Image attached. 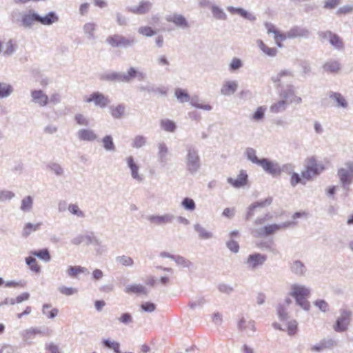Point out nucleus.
<instances>
[{"label": "nucleus", "instance_id": "3c124183", "mask_svg": "<svg viewBox=\"0 0 353 353\" xmlns=\"http://www.w3.org/2000/svg\"><path fill=\"white\" fill-rule=\"evenodd\" d=\"M52 307L50 304H44L42 308V312L44 315L47 316L48 319H54L57 316L59 310L57 308H53L49 310Z\"/></svg>", "mask_w": 353, "mask_h": 353}, {"label": "nucleus", "instance_id": "39448f33", "mask_svg": "<svg viewBox=\"0 0 353 353\" xmlns=\"http://www.w3.org/2000/svg\"><path fill=\"white\" fill-rule=\"evenodd\" d=\"M106 43L113 48H128L133 46L136 41L133 37H125L121 34H115L106 39Z\"/></svg>", "mask_w": 353, "mask_h": 353}, {"label": "nucleus", "instance_id": "dca6fc26", "mask_svg": "<svg viewBox=\"0 0 353 353\" xmlns=\"http://www.w3.org/2000/svg\"><path fill=\"white\" fill-rule=\"evenodd\" d=\"M125 161L130 170L132 178L139 183L142 182L144 177L143 174L139 173V165L135 162L134 157L130 155L125 159Z\"/></svg>", "mask_w": 353, "mask_h": 353}, {"label": "nucleus", "instance_id": "f03ea898", "mask_svg": "<svg viewBox=\"0 0 353 353\" xmlns=\"http://www.w3.org/2000/svg\"><path fill=\"white\" fill-rule=\"evenodd\" d=\"M59 20V16L54 11H51L46 15L41 16L31 9L22 14L21 23L26 28H31L35 23H39L43 26H51L57 23Z\"/></svg>", "mask_w": 353, "mask_h": 353}, {"label": "nucleus", "instance_id": "49530a36", "mask_svg": "<svg viewBox=\"0 0 353 353\" xmlns=\"http://www.w3.org/2000/svg\"><path fill=\"white\" fill-rule=\"evenodd\" d=\"M111 114L114 119H120L125 112V106L123 104H119L115 107H111Z\"/></svg>", "mask_w": 353, "mask_h": 353}, {"label": "nucleus", "instance_id": "c756f323", "mask_svg": "<svg viewBox=\"0 0 353 353\" xmlns=\"http://www.w3.org/2000/svg\"><path fill=\"white\" fill-rule=\"evenodd\" d=\"M306 166L316 175H319L324 170L323 165L314 157L307 160Z\"/></svg>", "mask_w": 353, "mask_h": 353}, {"label": "nucleus", "instance_id": "58836bf2", "mask_svg": "<svg viewBox=\"0 0 353 353\" xmlns=\"http://www.w3.org/2000/svg\"><path fill=\"white\" fill-rule=\"evenodd\" d=\"M41 331L37 327H30L24 330L21 333L23 339L28 343H31L30 340L34 338L36 334H41Z\"/></svg>", "mask_w": 353, "mask_h": 353}, {"label": "nucleus", "instance_id": "412c9836", "mask_svg": "<svg viewBox=\"0 0 353 353\" xmlns=\"http://www.w3.org/2000/svg\"><path fill=\"white\" fill-rule=\"evenodd\" d=\"M227 10L232 14H238L250 21H254L256 19V17L254 14L249 12L242 8L228 6Z\"/></svg>", "mask_w": 353, "mask_h": 353}, {"label": "nucleus", "instance_id": "8fccbe9b", "mask_svg": "<svg viewBox=\"0 0 353 353\" xmlns=\"http://www.w3.org/2000/svg\"><path fill=\"white\" fill-rule=\"evenodd\" d=\"M137 69L134 67H130L126 72H122L123 83H130L136 78Z\"/></svg>", "mask_w": 353, "mask_h": 353}, {"label": "nucleus", "instance_id": "a18cd8bd", "mask_svg": "<svg viewBox=\"0 0 353 353\" xmlns=\"http://www.w3.org/2000/svg\"><path fill=\"white\" fill-rule=\"evenodd\" d=\"M245 156L247 159L251 161L252 163L259 165L261 162V159H259L256 156V150L252 148H247L245 151Z\"/></svg>", "mask_w": 353, "mask_h": 353}, {"label": "nucleus", "instance_id": "a211bd4d", "mask_svg": "<svg viewBox=\"0 0 353 353\" xmlns=\"http://www.w3.org/2000/svg\"><path fill=\"white\" fill-rule=\"evenodd\" d=\"M165 19L168 22L173 23L176 27L183 30L188 29L190 27L188 20L181 14L174 13L168 15Z\"/></svg>", "mask_w": 353, "mask_h": 353}, {"label": "nucleus", "instance_id": "ea45409f", "mask_svg": "<svg viewBox=\"0 0 353 353\" xmlns=\"http://www.w3.org/2000/svg\"><path fill=\"white\" fill-rule=\"evenodd\" d=\"M47 168L57 176H64V169L58 163L50 162L48 164Z\"/></svg>", "mask_w": 353, "mask_h": 353}, {"label": "nucleus", "instance_id": "c9c22d12", "mask_svg": "<svg viewBox=\"0 0 353 353\" xmlns=\"http://www.w3.org/2000/svg\"><path fill=\"white\" fill-rule=\"evenodd\" d=\"M256 43L259 48L267 56L274 57L277 54L278 50L275 48L268 47L262 40H257Z\"/></svg>", "mask_w": 353, "mask_h": 353}, {"label": "nucleus", "instance_id": "5fc2aeb1", "mask_svg": "<svg viewBox=\"0 0 353 353\" xmlns=\"http://www.w3.org/2000/svg\"><path fill=\"white\" fill-rule=\"evenodd\" d=\"M115 261H117V263L125 267H132L134 264L133 259L131 257L125 255L117 256L115 258Z\"/></svg>", "mask_w": 353, "mask_h": 353}, {"label": "nucleus", "instance_id": "9d476101", "mask_svg": "<svg viewBox=\"0 0 353 353\" xmlns=\"http://www.w3.org/2000/svg\"><path fill=\"white\" fill-rule=\"evenodd\" d=\"M31 102L39 108H43L49 104V97L42 90H32L30 91Z\"/></svg>", "mask_w": 353, "mask_h": 353}, {"label": "nucleus", "instance_id": "f8f14e48", "mask_svg": "<svg viewBox=\"0 0 353 353\" xmlns=\"http://www.w3.org/2000/svg\"><path fill=\"white\" fill-rule=\"evenodd\" d=\"M259 166L269 174L273 176H279V163L276 161H270L268 159H261Z\"/></svg>", "mask_w": 353, "mask_h": 353}, {"label": "nucleus", "instance_id": "0e129e2a", "mask_svg": "<svg viewBox=\"0 0 353 353\" xmlns=\"http://www.w3.org/2000/svg\"><path fill=\"white\" fill-rule=\"evenodd\" d=\"M26 263L30 267V269L35 272H39L40 267L37 265L36 259L32 256L26 258Z\"/></svg>", "mask_w": 353, "mask_h": 353}, {"label": "nucleus", "instance_id": "bb28decb", "mask_svg": "<svg viewBox=\"0 0 353 353\" xmlns=\"http://www.w3.org/2000/svg\"><path fill=\"white\" fill-rule=\"evenodd\" d=\"M323 69L325 72L330 73H337L341 69V65L339 61L334 59H330L324 63Z\"/></svg>", "mask_w": 353, "mask_h": 353}, {"label": "nucleus", "instance_id": "7ed1b4c3", "mask_svg": "<svg viewBox=\"0 0 353 353\" xmlns=\"http://www.w3.org/2000/svg\"><path fill=\"white\" fill-rule=\"evenodd\" d=\"M184 163L186 170L192 175L196 174L201 168L202 163L198 148L188 144L185 148Z\"/></svg>", "mask_w": 353, "mask_h": 353}, {"label": "nucleus", "instance_id": "774afa93", "mask_svg": "<svg viewBox=\"0 0 353 353\" xmlns=\"http://www.w3.org/2000/svg\"><path fill=\"white\" fill-rule=\"evenodd\" d=\"M68 210L71 214L76 215L78 217L83 218L85 216L84 212L80 210L77 204H70L68 206Z\"/></svg>", "mask_w": 353, "mask_h": 353}, {"label": "nucleus", "instance_id": "2f4dec72", "mask_svg": "<svg viewBox=\"0 0 353 353\" xmlns=\"http://www.w3.org/2000/svg\"><path fill=\"white\" fill-rule=\"evenodd\" d=\"M66 272H67L68 275L72 278H77V275L79 274H89V271L86 268L82 267L80 265H77V266L70 265L68 268Z\"/></svg>", "mask_w": 353, "mask_h": 353}, {"label": "nucleus", "instance_id": "aec40b11", "mask_svg": "<svg viewBox=\"0 0 353 353\" xmlns=\"http://www.w3.org/2000/svg\"><path fill=\"white\" fill-rule=\"evenodd\" d=\"M310 290L307 287L299 283H293L290 287L288 294L294 298L299 296H309Z\"/></svg>", "mask_w": 353, "mask_h": 353}, {"label": "nucleus", "instance_id": "e433bc0d", "mask_svg": "<svg viewBox=\"0 0 353 353\" xmlns=\"http://www.w3.org/2000/svg\"><path fill=\"white\" fill-rule=\"evenodd\" d=\"M194 229L198 233L199 238L200 239L206 240L212 239L213 237V234L211 232L208 231L199 223L194 224Z\"/></svg>", "mask_w": 353, "mask_h": 353}, {"label": "nucleus", "instance_id": "4c0bfd02", "mask_svg": "<svg viewBox=\"0 0 353 353\" xmlns=\"http://www.w3.org/2000/svg\"><path fill=\"white\" fill-rule=\"evenodd\" d=\"M148 144V139L143 135H136L131 143V146L135 149H139Z\"/></svg>", "mask_w": 353, "mask_h": 353}, {"label": "nucleus", "instance_id": "4d7b16f0", "mask_svg": "<svg viewBox=\"0 0 353 353\" xmlns=\"http://www.w3.org/2000/svg\"><path fill=\"white\" fill-rule=\"evenodd\" d=\"M266 108L265 106H259L256 111L253 113L251 119L254 121H262L265 117Z\"/></svg>", "mask_w": 353, "mask_h": 353}, {"label": "nucleus", "instance_id": "de8ad7c7", "mask_svg": "<svg viewBox=\"0 0 353 353\" xmlns=\"http://www.w3.org/2000/svg\"><path fill=\"white\" fill-rule=\"evenodd\" d=\"M161 127L163 130L169 132H174L176 129L175 123L168 119L161 121Z\"/></svg>", "mask_w": 353, "mask_h": 353}, {"label": "nucleus", "instance_id": "37998d69", "mask_svg": "<svg viewBox=\"0 0 353 353\" xmlns=\"http://www.w3.org/2000/svg\"><path fill=\"white\" fill-rule=\"evenodd\" d=\"M211 11L212 16L214 19L217 20H226L227 14L225 13L223 10L216 5L211 6Z\"/></svg>", "mask_w": 353, "mask_h": 353}, {"label": "nucleus", "instance_id": "0eeeda50", "mask_svg": "<svg viewBox=\"0 0 353 353\" xmlns=\"http://www.w3.org/2000/svg\"><path fill=\"white\" fill-rule=\"evenodd\" d=\"M146 219L154 226H165L172 224L176 219V216L171 213L150 214L146 217Z\"/></svg>", "mask_w": 353, "mask_h": 353}, {"label": "nucleus", "instance_id": "473e14b6", "mask_svg": "<svg viewBox=\"0 0 353 353\" xmlns=\"http://www.w3.org/2000/svg\"><path fill=\"white\" fill-rule=\"evenodd\" d=\"M190 103L192 106L198 109H201L205 111H211L212 110V106L211 105L203 104L202 103V100L196 95L191 97Z\"/></svg>", "mask_w": 353, "mask_h": 353}, {"label": "nucleus", "instance_id": "f704fd0d", "mask_svg": "<svg viewBox=\"0 0 353 353\" xmlns=\"http://www.w3.org/2000/svg\"><path fill=\"white\" fill-rule=\"evenodd\" d=\"M97 30V25L94 23H86L83 26V30L87 38L90 40L96 39L95 31Z\"/></svg>", "mask_w": 353, "mask_h": 353}, {"label": "nucleus", "instance_id": "69168bd1", "mask_svg": "<svg viewBox=\"0 0 353 353\" xmlns=\"http://www.w3.org/2000/svg\"><path fill=\"white\" fill-rule=\"evenodd\" d=\"M277 314L281 321H286L288 319V314L287 312V307L285 305L279 304L277 307Z\"/></svg>", "mask_w": 353, "mask_h": 353}, {"label": "nucleus", "instance_id": "09e8293b", "mask_svg": "<svg viewBox=\"0 0 353 353\" xmlns=\"http://www.w3.org/2000/svg\"><path fill=\"white\" fill-rule=\"evenodd\" d=\"M31 254L45 262H49L51 259L50 252L46 248L31 252Z\"/></svg>", "mask_w": 353, "mask_h": 353}, {"label": "nucleus", "instance_id": "b1692460", "mask_svg": "<svg viewBox=\"0 0 353 353\" xmlns=\"http://www.w3.org/2000/svg\"><path fill=\"white\" fill-rule=\"evenodd\" d=\"M238 86L236 81H225L221 86L220 93L223 96L232 95L237 90Z\"/></svg>", "mask_w": 353, "mask_h": 353}, {"label": "nucleus", "instance_id": "603ef678", "mask_svg": "<svg viewBox=\"0 0 353 353\" xmlns=\"http://www.w3.org/2000/svg\"><path fill=\"white\" fill-rule=\"evenodd\" d=\"M102 343L105 347L114 350L115 353H122L120 350L119 343L112 341L108 339L103 340Z\"/></svg>", "mask_w": 353, "mask_h": 353}, {"label": "nucleus", "instance_id": "72a5a7b5", "mask_svg": "<svg viewBox=\"0 0 353 353\" xmlns=\"http://www.w3.org/2000/svg\"><path fill=\"white\" fill-rule=\"evenodd\" d=\"M34 199L32 196H26L21 201L20 210L23 212H30L33 208Z\"/></svg>", "mask_w": 353, "mask_h": 353}, {"label": "nucleus", "instance_id": "f3484780", "mask_svg": "<svg viewBox=\"0 0 353 353\" xmlns=\"http://www.w3.org/2000/svg\"><path fill=\"white\" fill-rule=\"evenodd\" d=\"M310 34V31L306 28L294 26L288 31L287 37L290 39H294L296 38L307 39Z\"/></svg>", "mask_w": 353, "mask_h": 353}, {"label": "nucleus", "instance_id": "864d4df0", "mask_svg": "<svg viewBox=\"0 0 353 353\" xmlns=\"http://www.w3.org/2000/svg\"><path fill=\"white\" fill-rule=\"evenodd\" d=\"M103 146L107 151H114L115 145L113 142V139L110 135L105 136L102 139Z\"/></svg>", "mask_w": 353, "mask_h": 353}, {"label": "nucleus", "instance_id": "680f3d73", "mask_svg": "<svg viewBox=\"0 0 353 353\" xmlns=\"http://www.w3.org/2000/svg\"><path fill=\"white\" fill-rule=\"evenodd\" d=\"M308 296H299L295 299L296 305H299L305 311H308L310 308V302L307 300Z\"/></svg>", "mask_w": 353, "mask_h": 353}, {"label": "nucleus", "instance_id": "393cba45", "mask_svg": "<svg viewBox=\"0 0 353 353\" xmlns=\"http://www.w3.org/2000/svg\"><path fill=\"white\" fill-rule=\"evenodd\" d=\"M77 136L81 141H94L98 138L94 130L87 128L80 129L77 132Z\"/></svg>", "mask_w": 353, "mask_h": 353}, {"label": "nucleus", "instance_id": "6e6d98bb", "mask_svg": "<svg viewBox=\"0 0 353 353\" xmlns=\"http://www.w3.org/2000/svg\"><path fill=\"white\" fill-rule=\"evenodd\" d=\"M174 261L177 265L182 268H189L192 265L190 261L180 255H175Z\"/></svg>", "mask_w": 353, "mask_h": 353}, {"label": "nucleus", "instance_id": "f257e3e1", "mask_svg": "<svg viewBox=\"0 0 353 353\" xmlns=\"http://www.w3.org/2000/svg\"><path fill=\"white\" fill-rule=\"evenodd\" d=\"M283 77H293V74L290 70H284L272 77V80L275 83V86L279 89L280 97L286 100L288 105L292 103H301L302 98L296 95V88L292 84H288L286 86L282 85V78Z\"/></svg>", "mask_w": 353, "mask_h": 353}, {"label": "nucleus", "instance_id": "4be33fe9", "mask_svg": "<svg viewBox=\"0 0 353 353\" xmlns=\"http://www.w3.org/2000/svg\"><path fill=\"white\" fill-rule=\"evenodd\" d=\"M290 270L291 272L296 276H304L307 268L305 264L300 260H294L290 263Z\"/></svg>", "mask_w": 353, "mask_h": 353}, {"label": "nucleus", "instance_id": "052dcab7", "mask_svg": "<svg viewBox=\"0 0 353 353\" xmlns=\"http://www.w3.org/2000/svg\"><path fill=\"white\" fill-rule=\"evenodd\" d=\"M329 43L337 50H341L344 47L342 39L335 33L332 35Z\"/></svg>", "mask_w": 353, "mask_h": 353}, {"label": "nucleus", "instance_id": "6e6552de", "mask_svg": "<svg viewBox=\"0 0 353 353\" xmlns=\"http://www.w3.org/2000/svg\"><path fill=\"white\" fill-rule=\"evenodd\" d=\"M337 176L342 187L348 190L349 186L353 181V172L352 170L348 168L347 161H346L343 166L337 170Z\"/></svg>", "mask_w": 353, "mask_h": 353}, {"label": "nucleus", "instance_id": "ddd939ff", "mask_svg": "<svg viewBox=\"0 0 353 353\" xmlns=\"http://www.w3.org/2000/svg\"><path fill=\"white\" fill-rule=\"evenodd\" d=\"M266 259L267 256L265 255L260 253H254L248 256L245 261V264L248 269L254 270L259 266H261Z\"/></svg>", "mask_w": 353, "mask_h": 353}, {"label": "nucleus", "instance_id": "c03bdc74", "mask_svg": "<svg viewBox=\"0 0 353 353\" xmlns=\"http://www.w3.org/2000/svg\"><path fill=\"white\" fill-rule=\"evenodd\" d=\"M333 344L332 340L326 341L325 339L321 341L319 343L311 346L310 350L312 352H322L327 347H329L330 345Z\"/></svg>", "mask_w": 353, "mask_h": 353}, {"label": "nucleus", "instance_id": "423d86ee", "mask_svg": "<svg viewBox=\"0 0 353 353\" xmlns=\"http://www.w3.org/2000/svg\"><path fill=\"white\" fill-rule=\"evenodd\" d=\"M352 311L343 307L339 310V316L337 317L334 330L337 332H343L347 330L351 321Z\"/></svg>", "mask_w": 353, "mask_h": 353}, {"label": "nucleus", "instance_id": "4468645a", "mask_svg": "<svg viewBox=\"0 0 353 353\" xmlns=\"http://www.w3.org/2000/svg\"><path fill=\"white\" fill-rule=\"evenodd\" d=\"M157 161L165 165L170 161V152L169 148L165 143L160 141L157 144Z\"/></svg>", "mask_w": 353, "mask_h": 353}, {"label": "nucleus", "instance_id": "c85d7f7f", "mask_svg": "<svg viewBox=\"0 0 353 353\" xmlns=\"http://www.w3.org/2000/svg\"><path fill=\"white\" fill-rule=\"evenodd\" d=\"M125 292L128 294H137L148 295V291L147 288L141 284H131L126 286Z\"/></svg>", "mask_w": 353, "mask_h": 353}, {"label": "nucleus", "instance_id": "cd10ccee", "mask_svg": "<svg viewBox=\"0 0 353 353\" xmlns=\"http://www.w3.org/2000/svg\"><path fill=\"white\" fill-rule=\"evenodd\" d=\"M288 104L287 101L281 98L280 100L274 102L270 106V112L272 114H279L286 110Z\"/></svg>", "mask_w": 353, "mask_h": 353}, {"label": "nucleus", "instance_id": "a878e982", "mask_svg": "<svg viewBox=\"0 0 353 353\" xmlns=\"http://www.w3.org/2000/svg\"><path fill=\"white\" fill-rule=\"evenodd\" d=\"M100 79L112 82H123L122 72L112 71L105 72L100 75Z\"/></svg>", "mask_w": 353, "mask_h": 353}, {"label": "nucleus", "instance_id": "338daca9", "mask_svg": "<svg viewBox=\"0 0 353 353\" xmlns=\"http://www.w3.org/2000/svg\"><path fill=\"white\" fill-rule=\"evenodd\" d=\"M83 239H84L83 243H85L86 245H90V244L99 245L100 243H101L99 239L98 238H97L96 236H94L93 235V234H84Z\"/></svg>", "mask_w": 353, "mask_h": 353}, {"label": "nucleus", "instance_id": "a19ab883", "mask_svg": "<svg viewBox=\"0 0 353 353\" xmlns=\"http://www.w3.org/2000/svg\"><path fill=\"white\" fill-rule=\"evenodd\" d=\"M17 46L12 40H9L6 43L4 46H1V50H3V55L6 57L11 56L16 50Z\"/></svg>", "mask_w": 353, "mask_h": 353}, {"label": "nucleus", "instance_id": "2eb2a0df", "mask_svg": "<svg viewBox=\"0 0 353 353\" xmlns=\"http://www.w3.org/2000/svg\"><path fill=\"white\" fill-rule=\"evenodd\" d=\"M272 201V197L269 196L263 201H256L251 204L247 209L245 219H250L254 215V211L257 208H263L270 205Z\"/></svg>", "mask_w": 353, "mask_h": 353}, {"label": "nucleus", "instance_id": "6ab92c4d", "mask_svg": "<svg viewBox=\"0 0 353 353\" xmlns=\"http://www.w3.org/2000/svg\"><path fill=\"white\" fill-rule=\"evenodd\" d=\"M327 96L336 108H347L348 102L340 92L330 91L327 92Z\"/></svg>", "mask_w": 353, "mask_h": 353}, {"label": "nucleus", "instance_id": "e2e57ef3", "mask_svg": "<svg viewBox=\"0 0 353 353\" xmlns=\"http://www.w3.org/2000/svg\"><path fill=\"white\" fill-rule=\"evenodd\" d=\"M156 63L158 66H164L166 71H169L170 61L165 54H161L156 58Z\"/></svg>", "mask_w": 353, "mask_h": 353}, {"label": "nucleus", "instance_id": "1a4fd4ad", "mask_svg": "<svg viewBox=\"0 0 353 353\" xmlns=\"http://www.w3.org/2000/svg\"><path fill=\"white\" fill-rule=\"evenodd\" d=\"M83 101L86 103L93 102L95 106L100 108H105L110 103L108 97L99 92H94L89 97H85Z\"/></svg>", "mask_w": 353, "mask_h": 353}, {"label": "nucleus", "instance_id": "bf43d9fd", "mask_svg": "<svg viewBox=\"0 0 353 353\" xmlns=\"http://www.w3.org/2000/svg\"><path fill=\"white\" fill-rule=\"evenodd\" d=\"M181 205L185 210L191 212L194 211L196 208V204L194 200L188 197L184 198L181 201Z\"/></svg>", "mask_w": 353, "mask_h": 353}, {"label": "nucleus", "instance_id": "5701e85b", "mask_svg": "<svg viewBox=\"0 0 353 353\" xmlns=\"http://www.w3.org/2000/svg\"><path fill=\"white\" fill-rule=\"evenodd\" d=\"M248 174L245 171L241 170L236 179L229 177L227 181L228 183L231 184L236 188H239L245 185L248 183Z\"/></svg>", "mask_w": 353, "mask_h": 353}, {"label": "nucleus", "instance_id": "7c9ffc66", "mask_svg": "<svg viewBox=\"0 0 353 353\" xmlns=\"http://www.w3.org/2000/svg\"><path fill=\"white\" fill-rule=\"evenodd\" d=\"M42 225L41 222H39L37 223H26L22 230V236L23 237L29 236L33 232H36L40 229L41 225Z\"/></svg>", "mask_w": 353, "mask_h": 353}, {"label": "nucleus", "instance_id": "79ce46f5", "mask_svg": "<svg viewBox=\"0 0 353 353\" xmlns=\"http://www.w3.org/2000/svg\"><path fill=\"white\" fill-rule=\"evenodd\" d=\"M174 96L180 103L189 102L191 100V97L187 91L181 88L175 89Z\"/></svg>", "mask_w": 353, "mask_h": 353}, {"label": "nucleus", "instance_id": "20e7f679", "mask_svg": "<svg viewBox=\"0 0 353 353\" xmlns=\"http://www.w3.org/2000/svg\"><path fill=\"white\" fill-rule=\"evenodd\" d=\"M291 225V222H283L279 224H268L259 228H254L251 230V234L256 238L267 236L276 233V232L286 229Z\"/></svg>", "mask_w": 353, "mask_h": 353}, {"label": "nucleus", "instance_id": "13d9d810", "mask_svg": "<svg viewBox=\"0 0 353 353\" xmlns=\"http://www.w3.org/2000/svg\"><path fill=\"white\" fill-rule=\"evenodd\" d=\"M138 33L146 37H151L157 34V31L150 26H140Z\"/></svg>", "mask_w": 353, "mask_h": 353}, {"label": "nucleus", "instance_id": "9b49d317", "mask_svg": "<svg viewBox=\"0 0 353 353\" xmlns=\"http://www.w3.org/2000/svg\"><path fill=\"white\" fill-rule=\"evenodd\" d=\"M154 6L149 0H141L138 5L127 8V10L134 14L143 15L148 13Z\"/></svg>", "mask_w": 353, "mask_h": 353}]
</instances>
